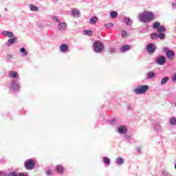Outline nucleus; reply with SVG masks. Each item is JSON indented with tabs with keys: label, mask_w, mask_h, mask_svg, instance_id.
<instances>
[{
	"label": "nucleus",
	"mask_w": 176,
	"mask_h": 176,
	"mask_svg": "<svg viewBox=\"0 0 176 176\" xmlns=\"http://www.w3.org/2000/svg\"><path fill=\"white\" fill-rule=\"evenodd\" d=\"M153 17H155V14L153 12L146 11L139 14V21L140 23H149L153 20Z\"/></svg>",
	"instance_id": "1"
},
{
	"label": "nucleus",
	"mask_w": 176,
	"mask_h": 176,
	"mask_svg": "<svg viewBox=\"0 0 176 176\" xmlns=\"http://www.w3.org/2000/svg\"><path fill=\"white\" fill-rule=\"evenodd\" d=\"M149 87L148 85H138L134 89L133 91L135 94H144L146 93Z\"/></svg>",
	"instance_id": "2"
},
{
	"label": "nucleus",
	"mask_w": 176,
	"mask_h": 176,
	"mask_svg": "<svg viewBox=\"0 0 176 176\" xmlns=\"http://www.w3.org/2000/svg\"><path fill=\"white\" fill-rule=\"evenodd\" d=\"M104 50V45L100 41H96L94 43V52L95 53H101Z\"/></svg>",
	"instance_id": "3"
},
{
	"label": "nucleus",
	"mask_w": 176,
	"mask_h": 176,
	"mask_svg": "<svg viewBox=\"0 0 176 176\" xmlns=\"http://www.w3.org/2000/svg\"><path fill=\"white\" fill-rule=\"evenodd\" d=\"M9 89L14 91H19L20 90V82L17 80H12L10 83Z\"/></svg>",
	"instance_id": "4"
},
{
	"label": "nucleus",
	"mask_w": 176,
	"mask_h": 176,
	"mask_svg": "<svg viewBox=\"0 0 176 176\" xmlns=\"http://www.w3.org/2000/svg\"><path fill=\"white\" fill-rule=\"evenodd\" d=\"M25 166L27 170H32L35 167V163H34V160L30 159L25 162Z\"/></svg>",
	"instance_id": "5"
},
{
	"label": "nucleus",
	"mask_w": 176,
	"mask_h": 176,
	"mask_svg": "<svg viewBox=\"0 0 176 176\" xmlns=\"http://www.w3.org/2000/svg\"><path fill=\"white\" fill-rule=\"evenodd\" d=\"M146 49L148 53H155L156 52V45L155 44L151 43L147 45Z\"/></svg>",
	"instance_id": "6"
},
{
	"label": "nucleus",
	"mask_w": 176,
	"mask_h": 176,
	"mask_svg": "<svg viewBox=\"0 0 176 176\" xmlns=\"http://www.w3.org/2000/svg\"><path fill=\"white\" fill-rule=\"evenodd\" d=\"M155 64H157L158 65H164V64H166V57L163 56H160L155 60Z\"/></svg>",
	"instance_id": "7"
},
{
	"label": "nucleus",
	"mask_w": 176,
	"mask_h": 176,
	"mask_svg": "<svg viewBox=\"0 0 176 176\" xmlns=\"http://www.w3.org/2000/svg\"><path fill=\"white\" fill-rule=\"evenodd\" d=\"M166 57L168 60H174V57H175V53L173 50H168L166 52Z\"/></svg>",
	"instance_id": "8"
},
{
	"label": "nucleus",
	"mask_w": 176,
	"mask_h": 176,
	"mask_svg": "<svg viewBox=\"0 0 176 176\" xmlns=\"http://www.w3.org/2000/svg\"><path fill=\"white\" fill-rule=\"evenodd\" d=\"M72 16L73 17H80V10L74 8L72 10Z\"/></svg>",
	"instance_id": "9"
},
{
	"label": "nucleus",
	"mask_w": 176,
	"mask_h": 176,
	"mask_svg": "<svg viewBox=\"0 0 176 176\" xmlns=\"http://www.w3.org/2000/svg\"><path fill=\"white\" fill-rule=\"evenodd\" d=\"M58 31H65L67 30V23H59L58 24Z\"/></svg>",
	"instance_id": "10"
},
{
	"label": "nucleus",
	"mask_w": 176,
	"mask_h": 176,
	"mask_svg": "<svg viewBox=\"0 0 176 176\" xmlns=\"http://www.w3.org/2000/svg\"><path fill=\"white\" fill-rule=\"evenodd\" d=\"M10 78H12V79H19V73L17 72L11 71L9 72Z\"/></svg>",
	"instance_id": "11"
},
{
	"label": "nucleus",
	"mask_w": 176,
	"mask_h": 176,
	"mask_svg": "<svg viewBox=\"0 0 176 176\" xmlns=\"http://www.w3.org/2000/svg\"><path fill=\"white\" fill-rule=\"evenodd\" d=\"M2 35L4 36H6L7 38H13L14 36V34H13V32L10 31H3L1 32Z\"/></svg>",
	"instance_id": "12"
},
{
	"label": "nucleus",
	"mask_w": 176,
	"mask_h": 176,
	"mask_svg": "<svg viewBox=\"0 0 176 176\" xmlns=\"http://www.w3.org/2000/svg\"><path fill=\"white\" fill-rule=\"evenodd\" d=\"M119 134H126L127 133V127L126 126H121L118 129Z\"/></svg>",
	"instance_id": "13"
},
{
	"label": "nucleus",
	"mask_w": 176,
	"mask_h": 176,
	"mask_svg": "<svg viewBox=\"0 0 176 176\" xmlns=\"http://www.w3.org/2000/svg\"><path fill=\"white\" fill-rule=\"evenodd\" d=\"M130 49H131L130 45H125L120 48V52H122V53H126V52H129Z\"/></svg>",
	"instance_id": "14"
},
{
	"label": "nucleus",
	"mask_w": 176,
	"mask_h": 176,
	"mask_svg": "<svg viewBox=\"0 0 176 176\" xmlns=\"http://www.w3.org/2000/svg\"><path fill=\"white\" fill-rule=\"evenodd\" d=\"M97 21H98V17H97L96 16H94L89 19V24H91L92 25H95V24L97 23Z\"/></svg>",
	"instance_id": "15"
},
{
	"label": "nucleus",
	"mask_w": 176,
	"mask_h": 176,
	"mask_svg": "<svg viewBox=\"0 0 176 176\" xmlns=\"http://www.w3.org/2000/svg\"><path fill=\"white\" fill-rule=\"evenodd\" d=\"M67 50H68V45L63 44L60 46V52H61V53H65Z\"/></svg>",
	"instance_id": "16"
},
{
	"label": "nucleus",
	"mask_w": 176,
	"mask_h": 176,
	"mask_svg": "<svg viewBox=\"0 0 176 176\" xmlns=\"http://www.w3.org/2000/svg\"><path fill=\"white\" fill-rule=\"evenodd\" d=\"M154 130L157 131V133H162V131H163V128L162 127V126H160V124H155L154 126Z\"/></svg>",
	"instance_id": "17"
},
{
	"label": "nucleus",
	"mask_w": 176,
	"mask_h": 176,
	"mask_svg": "<svg viewBox=\"0 0 176 176\" xmlns=\"http://www.w3.org/2000/svg\"><path fill=\"white\" fill-rule=\"evenodd\" d=\"M29 8L32 12H39V8L34 4H30Z\"/></svg>",
	"instance_id": "18"
},
{
	"label": "nucleus",
	"mask_w": 176,
	"mask_h": 176,
	"mask_svg": "<svg viewBox=\"0 0 176 176\" xmlns=\"http://www.w3.org/2000/svg\"><path fill=\"white\" fill-rule=\"evenodd\" d=\"M56 170L57 173H59V174H63V173H64V167L61 165L56 166Z\"/></svg>",
	"instance_id": "19"
},
{
	"label": "nucleus",
	"mask_w": 176,
	"mask_h": 176,
	"mask_svg": "<svg viewBox=\"0 0 176 176\" xmlns=\"http://www.w3.org/2000/svg\"><path fill=\"white\" fill-rule=\"evenodd\" d=\"M116 163L121 166L123 164V163H124V160L122 157H118L116 159Z\"/></svg>",
	"instance_id": "20"
},
{
	"label": "nucleus",
	"mask_w": 176,
	"mask_h": 176,
	"mask_svg": "<svg viewBox=\"0 0 176 176\" xmlns=\"http://www.w3.org/2000/svg\"><path fill=\"white\" fill-rule=\"evenodd\" d=\"M158 34H164L166 32V27L161 25L160 28L157 30Z\"/></svg>",
	"instance_id": "21"
},
{
	"label": "nucleus",
	"mask_w": 176,
	"mask_h": 176,
	"mask_svg": "<svg viewBox=\"0 0 176 176\" xmlns=\"http://www.w3.org/2000/svg\"><path fill=\"white\" fill-rule=\"evenodd\" d=\"M19 52L20 53H21L22 57H25L28 54V52H27V50H25V48L24 47H21L19 50Z\"/></svg>",
	"instance_id": "22"
},
{
	"label": "nucleus",
	"mask_w": 176,
	"mask_h": 176,
	"mask_svg": "<svg viewBox=\"0 0 176 176\" xmlns=\"http://www.w3.org/2000/svg\"><path fill=\"white\" fill-rule=\"evenodd\" d=\"M14 42H16V38L11 37L6 43V46H10V45H13Z\"/></svg>",
	"instance_id": "23"
},
{
	"label": "nucleus",
	"mask_w": 176,
	"mask_h": 176,
	"mask_svg": "<svg viewBox=\"0 0 176 176\" xmlns=\"http://www.w3.org/2000/svg\"><path fill=\"white\" fill-rule=\"evenodd\" d=\"M124 22L127 25H131L133 21H131V19L125 17L124 18Z\"/></svg>",
	"instance_id": "24"
},
{
	"label": "nucleus",
	"mask_w": 176,
	"mask_h": 176,
	"mask_svg": "<svg viewBox=\"0 0 176 176\" xmlns=\"http://www.w3.org/2000/svg\"><path fill=\"white\" fill-rule=\"evenodd\" d=\"M146 76L148 79H152L155 78V76H156V74L155 72H148L146 74Z\"/></svg>",
	"instance_id": "25"
},
{
	"label": "nucleus",
	"mask_w": 176,
	"mask_h": 176,
	"mask_svg": "<svg viewBox=\"0 0 176 176\" xmlns=\"http://www.w3.org/2000/svg\"><path fill=\"white\" fill-rule=\"evenodd\" d=\"M110 17L111 19H116L118 17V12L116 11H111L110 12Z\"/></svg>",
	"instance_id": "26"
},
{
	"label": "nucleus",
	"mask_w": 176,
	"mask_h": 176,
	"mask_svg": "<svg viewBox=\"0 0 176 176\" xmlns=\"http://www.w3.org/2000/svg\"><path fill=\"white\" fill-rule=\"evenodd\" d=\"M170 78L168 76H165L162 80H161V85H166L167 82H168V80Z\"/></svg>",
	"instance_id": "27"
},
{
	"label": "nucleus",
	"mask_w": 176,
	"mask_h": 176,
	"mask_svg": "<svg viewBox=\"0 0 176 176\" xmlns=\"http://www.w3.org/2000/svg\"><path fill=\"white\" fill-rule=\"evenodd\" d=\"M103 162L105 164H107V166H109V164H111V160H109V158H108V157H104L103 158Z\"/></svg>",
	"instance_id": "28"
},
{
	"label": "nucleus",
	"mask_w": 176,
	"mask_h": 176,
	"mask_svg": "<svg viewBox=\"0 0 176 176\" xmlns=\"http://www.w3.org/2000/svg\"><path fill=\"white\" fill-rule=\"evenodd\" d=\"M169 123L172 126H176V118L173 117V118H170V121H169Z\"/></svg>",
	"instance_id": "29"
},
{
	"label": "nucleus",
	"mask_w": 176,
	"mask_h": 176,
	"mask_svg": "<svg viewBox=\"0 0 176 176\" xmlns=\"http://www.w3.org/2000/svg\"><path fill=\"white\" fill-rule=\"evenodd\" d=\"M0 176H14V173H10V172L8 173H6L5 172L0 171Z\"/></svg>",
	"instance_id": "30"
},
{
	"label": "nucleus",
	"mask_w": 176,
	"mask_h": 176,
	"mask_svg": "<svg viewBox=\"0 0 176 176\" xmlns=\"http://www.w3.org/2000/svg\"><path fill=\"white\" fill-rule=\"evenodd\" d=\"M84 35H87L88 36H91L93 35V31L91 30H84Z\"/></svg>",
	"instance_id": "31"
},
{
	"label": "nucleus",
	"mask_w": 176,
	"mask_h": 176,
	"mask_svg": "<svg viewBox=\"0 0 176 176\" xmlns=\"http://www.w3.org/2000/svg\"><path fill=\"white\" fill-rule=\"evenodd\" d=\"M160 27H161V26H160V23H159V22H155V23L153 24V28L154 30H157V29L160 28Z\"/></svg>",
	"instance_id": "32"
},
{
	"label": "nucleus",
	"mask_w": 176,
	"mask_h": 176,
	"mask_svg": "<svg viewBox=\"0 0 176 176\" xmlns=\"http://www.w3.org/2000/svg\"><path fill=\"white\" fill-rule=\"evenodd\" d=\"M158 38H159V39H161L162 41H164V39L166 38V34H164V33H159L158 34Z\"/></svg>",
	"instance_id": "33"
},
{
	"label": "nucleus",
	"mask_w": 176,
	"mask_h": 176,
	"mask_svg": "<svg viewBox=\"0 0 176 176\" xmlns=\"http://www.w3.org/2000/svg\"><path fill=\"white\" fill-rule=\"evenodd\" d=\"M127 35H129V33L126 32L125 30L121 31V36L122 38H126Z\"/></svg>",
	"instance_id": "34"
},
{
	"label": "nucleus",
	"mask_w": 176,
	"mask_h": 176,
	"mask_svg": "<svg viewBox=\"0 0 176 176\" xmlns=\"http://www.w3.org/2000/svg\"><path fill=\"white\" fill-rule=\"evenodd\" d=\"M151 39H157L158 34L156 33V32H154V33L151 34Z\"/></svg>",
	"instance_id": "35"
},
{
	"label": "nucleus",
	"mask_w": 176,
	"mask_h": 176,
	"mask_svg": "<svg viewBox=\"0 0 176 176\" xmlns=\"http://www.w3.org/2000/svg\"><path fill=\"white\" fill-rule=\"evenodd\" d=\"M162 174L163 176H171V174L167 172V170H162Z\"/></svg>",
	"instance_id": "36"
},
{
	"label": "nucleus",
	"mask_w": 176,
	"mask_h": 176,
	"mask_svg": "<svg viewBox=\"0 0 176 176\" xmlns=\"http://www.w3.org/2000/svg\"><path fill=\"white\" fill-rule=\"evenodd\" d=\"M52 19H53L54 21H56V23H58V24H59V23H60V19H58V16H54L52 17Z\"/></svg>",
	"instance_id": "37"
},
{
	"label": "nucleus",
	"mask_w": 176,
	"mask_h": 176,
	"mask_svg": "<svg viewBox=\"0 0 176 176\" xmlns=\"http://www.w3.org/2000/svg\"><path fill=\"white\" fill-rule=\"evenodd\" d=\"M104 27H106V28H111V27H113V23H107L104 25Z\"/></svg>",
	"instance_id": "38"
},
{
	"label": "nucleus",
	"mask_w": 176,
	"mask_h": 176,
	"mask_svg": "<svg viewBox=\"0 0 176 176\" xmlns=\"http://www.w3.org/2000/svg\"><path fill=\"white\" fill-rule=\"evenodd\" d=\"M10 174H14V176H17L16 175V172H10ZM19 176H26V175H24V173H19Z\"/></svg>",
	"instance_id": "39"
},
{
	"label": "nucleus",
	"mask_w": 176,
	"mask_h": 176,
	"mask_svg": "<svg viewBox=\"0 0 176 176\" xmlns=\"http://www.w3.org/2000/svg\"><path fill=\"white\" fill-rule=\"evenodd\" d=\"M109 52L111 53V54H112V53L115 52V48L114 47H110L109 49Z\"/></svg>",
	"instance_id": "40"
},
{
	"label": "nucleus",
	"mask_w": 176,
	"mask_h": 176,
	"mask_svg": "<svg viewBox=\"0 0 176 176\" xmlns=\"http://www.w3.org/2000/svg\"><path fill=\"white\" fill-rule=\"evenodd\" d=\"M46 174L47 175H52V170L50 169L47 170Z\"/></svg>",
	"instance_id": "41"
},
{
	"label": "nucleus",
	"mask_w": 176,
	"mask_h": 176,
	"mask_svg": "<svg viewBox=\"0 0 176 176\" xmlns=\"http://www.w3.org/2000/svg\"><path fill=\"white\" fill-rule=\"evenodd\" d=\"M136 151L138 152V153H141V147H137Z\"/></svg>",
	"instance_id": "42"
},
{
	"label": "nucleus",
	"mask_w": 176,
	"mask_h": 176,
	"mask_svg": "<svg viewBox=\"0 0 176 176\" xmlns=\"http://www.w3.org/2000/svg\"><path fill=\"white\" fill-rule=\"evenodd\" d=\"M111 124H113L115 123V119H112L109 121Z\"/></svg>",
	"instance_id": "43"
},
{
	"label": "nucleus",
	"mask_w": 176,
	"mask_h": 176,
	"mask_svg": "<svg viewBox=\"0 0 176 176\" xmlns=\"http://www.w3.org/2000/svg\"><path fill=\"white\" fill-rule=\"evenodd\" d=\"M172 6L174 9L176 8V3H173Z\"/></svg>",
	"instance_id": "44"
},
{
	"label": "nucleus",
	"mask_w": 176,
	"mask_h": 176,
	"mask_svg": "<svg viewBox=\"0 0 176 176\" xmlns=\"http://www.w3.org/2000/svg\"><path fill=\"white\" fill-rule=\"evenodd\" d=\"M164 52H168V48L164 47Z\"/></svg>",
	"instance_id": "45"
},
{
	"label": "nucleus",
	"mask_w": 176,
	"mask_h": 176,
	"mask_svg": "<svg viewBox=\"0 0 176 176\" xmlns=\"http://www.w3.org/2000/svg\"><path fill=\"white\" fill-rule=\"evenodd\" d=\"M5 10L8 11V8H5Z\"/></svg>",
	"instance_id": "46"
},
{
	"label": "nucleus",
	"mask_w": 176,
	"mask_h": 176,
	"mask_svg": "<svg viewBox=\"0 0 176 176\" xmlns=\"http://www.w3.org/2000/svg\"><path fill=\"white\" fill-rule=\"evenodd\" d=\"M125 138H127V136H125Z\"/></svg>",
	"instance_id": "47"
},
{
	"label": "nucleus",
	"mask_w": 176,
	"mask_h": 176,
	"mask_svg": "<svg viewBox=\"0 0 176 176\" xmlns=\"http://www.w3.org/2000/svg\"><path fill=\"white\" fill-rule=\"evenodd\" d=\"M1 16L0 15V19H1Z\"/></svg>",
	"instance_id": "48"
}]
</instances>
